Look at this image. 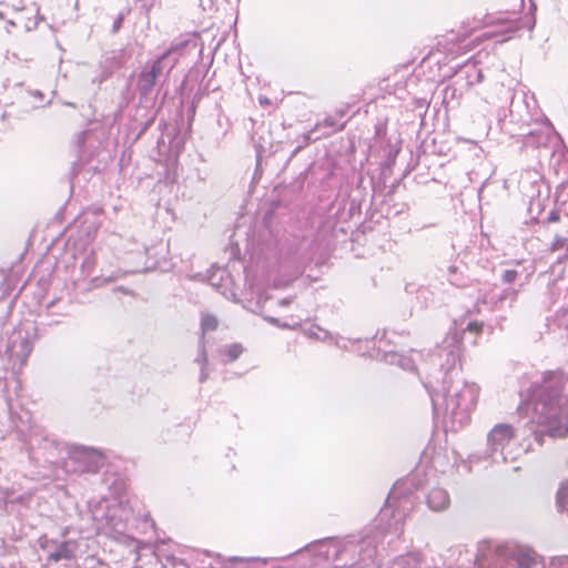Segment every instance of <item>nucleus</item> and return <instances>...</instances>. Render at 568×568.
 <instances>
[{
  "mask_svg": "<svg viewBox=\"0 0 568 568\" xmlns=\"http://www.w3.org/2000/svg\"><path fill=\"white\" fill-rule=\"evenodd\" d=\"M517 276H518L517 271H515V270H507L503 274V281L505 283H513V282L516 281Z\"/></svg>",
  "mask_w": 568,
  "mask_h": 568,
  "instance_id": "8",
  "label": "nucleus"
},
{
  "mask_svg": "<svg viewBox=\"0 0 568 568\" xmlns=\"http://www.w3.org/2000/svg\"><path fill=\"white\" fill-rule=\"evenodd\" d=\"M172 49H169L165 51L161 57H159L153 63L149 71H143L139 75L138 81V89L141 93L148 94L150 93L154 85L156 84V81L159 77L163 72V61L171 54Z\"/></svg>",
  "mask_w": 568,
  "mask_h": 568,
  "instance_id": "1",
  "label": "nucleus"
},
{
  "mask_svg": "<svg viewBox=\"0 0 568 568\" xmlns=\"http://www.w3.org/2000/svg\"><path fill=\"white\" fill-rule=\"evenodd\" d=\"M219 326V320L215 315L205 313L201 318V328L204 333L213 332Z\"/></svg>",
  "mask_w": 568,
  "mask_h": 568,
  "instance_id": "5",
  "label": "nucleus"
},
{
  "mask_svg": "<svg viewBox=\"0 0 568 568\" xmlns=\"http://www.w3.org/2000/svg\"><path fill=\"white\" fill-rule=\"evenodd\" d=\"M78 544L75 540H65L59 545L55 551L49 555V560L51 561H60V560H71L75 557Z\"/></svg>",
  "mask_w": 568,
  "mask_h": 568,
  "instance_id": "3",
  "label": "nucleus"
},
{
  "mask_svg": "<svg viewBox=\"0 0 568 568\" xmlns=\"http://www.w3.org/2000/svg\"><path fill=\"white\" fill-rule=\"evenodd\" d=\"M519 28H520L519 23L516 20H511V21H509V27L507 30L514 32V31L519 30Z\"/></svg>",
  "mask_w": 568,
  "mask_h": 568,
  "instance_id": "11",
  "label": "nucleus"
},
{
  "mask_svg": "<svg viewBox=\"0 0 568 568\" xmlns=\"http://www.w3.org/2000/svg\"><path fill=\"white\" fill-rule=\"evenodd\" d=\"M467 331L476 335L483 332V323L474 321L467 325Z\"/></svg>",
  "mask_w": 568,
  "mask_h": 568,
  "instance_id": "9",
  "label": "nucleus"
},
{
  "mask_svg": "<svg viewBox=\"0 0 568 568\" xmlns=\"http://www.w3.org/2000/svg\"><path fill=\"white\" fill-rule=\"evenodd\" d=\"M484 37H485L486 39L491 38V36H490V34H485Z\"/></svg>",
  "mask_w": 568,
  "mask_h": 568,
  "instance_id": "12",
  "label": "nucleus"
},
{
  "mask_svg": "<svg viewBox=\"0 0 568 568\" xmlns=\"http://www.w3.org/2000/svg\"><path fill=\"white\" fill-rule=\"evenodd\" d=\"M550 436L552 437H559L565 438L568 437V415H567V422L565 426H556L550 429Z\"/></svg>",
  "mask_w": 568,
  "mask_h": 568,
  "instance_id": "7",
  "label": "nucleus"
},
{
  "mask_svg": "<svg viewBox=\"0 0 568 568\" xmlns=\"http://www.w3.org/2000/svg\"><path fill=\"white\" fill-rule=\"evenodd\" d=\"M515 438V429L509 424H498L488 434V444L494 450L504 449Z\"/></svg>",
  "mask_w": 568,
  "mask_h": 568,
  "instance_id": "2",
  "label": "nucleus"
},
{
  "mask_svg": "<svg viewBox=\"0 0 568 568\" xmlns=\"http://www.w3.org/2000/svg\"><path fill=\"white\" fill-rule=\"evenodd\" d=\"M243 353V346L241 344H232L226 346L222 354L227 362L236 361Z\"/></svg>",
  "mask_w": 568,
  "mask_h": 568,
  "instance_id": "6",
  "label": "nucleus"
},
{
  "mask_svg": "<svg viewBox=\"0 0 568 568\" xmlns=\"http://www.w3.org/2000/svg\"><path fill=\"white\" fill-rule=\"evenodd\" d=\"M559 220H560V216L557 212H550V214L547 217V221L551 222V223L558 222Z\"/></svg>",
  "mask_w": 568,
  "mask_h": 568,
  "instance_id": "10",
  "label": "nucleus"
},
{
  "mask_svg": "<svg viewBox=\"0 0 568 568\" xmlns=\"http://www.w3.org/2000/svg\"><path fill=\"white\" fill-rule=\"evenodd\" d=\"M449 503L448 495L445 490L434 489L428 495V504L432 508L439 510L445 508Z\"/></svg>",
  "mask_w": 568,
  "mask_h": 568,
  "instance_id": "4",
  "label": "nucleus"
}]
</instances>
